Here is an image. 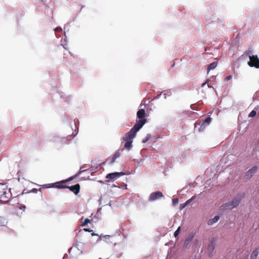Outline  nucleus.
I'll list each match as a JSON object with an SVG mask.
<instances>
[{
  "label": "nucleus",
  "instance_id": "f257e3e1",
  "mask_svg": "<svg viewBox=\"0 0 259 259\" xmlns=\"http://www.w3.org/2000/svg\"><path fill=\"white\" fill-rule=\"evenodd\" d=\"M144 125V122L140 121V123L137 125H135L131 130L126 133L123 137V140L126 142L124 144V148L127 150H130L132 147V140L135 137L136 133Z\"/></svg>",
  "mask_w": 259,
  "mask_h": 259
},
{
  "label": "nucleus",
  "instance_id": "f03ea898",
  "mask_svg": "<svg viewBox=\"0 0 259 259\" xmlns=\"http://www.w3.org/2000/svg\"><path fill=\"white\" fill-rule=\"evenodd\" d=\"M72 180V178H70L68 179L63 180L61 182H57L55 184H48V186L47 188L54 187L55 188H57L58 189H64V188H68L71 191L73 192L75 195L78 194L80 191V185L79 184H77L75 185L71 186H67L66 185H63L64 183L68 182Z\"/></svg>",
  "mask_w": 259,
  "mask_h": 259
},
{
  "label": "nucleus",
  "instance_id": "7ed1b4c3",
  "mask_svg": "<svg viewBox=\"0 0 259 259\" xmlns=\"http://www.w3.org/2000/svg\"><path fill=\"white\" fill-rule=\"evenodd\" d=\"M241 197H237L234 198L231 201L227 202L221 206L222 209L223 210H228V209H232L235 207L238 206L241 201Z\"/></svg>",
  "mask_w": 259,
  "mask_h": 259
},
{
  "label": "nucleus",
  "instance_id": "20e7f679",
  "mask_svg": "<svg viewBox=\"0 0 259 259\" xmlns=\"http://www.w3.org/2000/svg\"><path fill=\"white\" fill-rule=\"evenodd\" d=\"M249 61L248 64L250 67L259 68V59L257 55L249 56Z\"/></svg>",
  "mask_w": 259,
  "mask_h": 259
},
{
  "label": "nucleus",
  "instance_id": "39448f33",
  "mask_svg": "<svg viewBox=\"0 0 259 259\" xmlns=\"http://www.w3.org/2000/svg\"><path fill=\"white\" fill-rule=\"evenodd\" d=\"M137 117L139 119V120H137L136 123L135 125H137L140 123V121H144V124L146 123L147 120L145 118L146 117L145 111L143 109L139 110L137 113Z\"/></svg>",
  "mask_w": 259,
  "mask_h": 259
},
{
  "label": "nucleus",
  "instance_id": "423d86ee",
  "mask_svg": "<svg viewBox=\"0 0 259 259\" xmlns=\"http://www.w3.org/2000/svg\"><path fill=\"white\" fill-rule=\"evenodd\" d=\"M11 194L10 193V191L7 189L6 191L0 194V200L2 202L7 203L9 201V198L11 197Z\"/></svg>",
  "mask_w": 259,
  "mask_h": 259
},
{
  "label": "nucleus",
  "instance_id": "0eeeda50",
  "mask_svg": "<svg viewBox=\"0 0 259 259\" xmlns=\"http://www.w3.org/2000/svg\"><path fill=\"white\" fill-rule=\"evenodd\" d=\"M211 121V118L210 117H207L205 119H202L200 122L198 123L195 124V128H197V126L199 125L200 127H202L204 128L205 126V124L207 125Z\"/></svg>",
  "mask_w": 259,
  "mask_h": 259
},
{
  "label": "nucleus",
  "instance_id": "6e6552de",
  "mask_svg": "<svg viewBox=\"0 0 259 259\" xmlns=\"http://www.w3.org/2000/svg\"><path fill=\"white\" fill-rule=\"evenodd\" d=\"M163 196L162 193L160 191H157L156 192L152 193L149 197V200L150 201L156 200Z\"/></svg>",
  "mask_w": 259,
  "mask_h": 259
},
{
  "label": "nucleus",
  "instance_id": "1a4fd4ad",
  "mask_svg": "<svg viewBox=\"0 0 259 259\" xmlns=\"http://www.w3.org/2000/svg\"><path fill=\"white\" fill-rule=\"evenodd\" d=\"M124 174V173L123 172H113V173H110V174H108L106 176V178L111 179V180H115V179H117V178H119L120 176L123 175Z\"/></svg>",
  "mask_w": 259,
  "mask_h": 259
},
{
  "label": "nucleus",
  "instance_id": "9d476101",
  "mask_svg": "<svg viewBox=\"0 0 259 259\" xmlns=\"http://www.w3.org/2000/svg\"><path fill=\"white\" fill-rule=\"evenodd\" d=\"M257 170V166H253L250 169H249L246 173L245 177L247 178L250 179L253 175L256 172Z\"/></svg>",
  "mask_w": 259,
  "mask_h": 259
},
{
  "label": "nucleus",
  "instance_id": "9b49d317",
  "mask_svg": "<svg viewBox=\"0 0 259 259\" xmlns=\"http://www.w3.org/2000/svg\"><path fill=\"white\" fill-rule=\"evenodd\" d=\"M214 248H215V240L214 239H212L210 240V241L208 245V247H207L208 251L209 252L210 254H211L214 250Z\"/></svg>",
  "mask_w": 259,
  "mask_h": 259
},
{
  "label": "nucleus",
  "instance_id": "f8f14e48",
  "mask_svg": "<svg viewBox=\"0 0 259 259\" xmlns=\"http://www.w3.org/2000/svg\"><path fill=\"white\" fill-rule=\"evenodd\" d=\"M220 217L218 215L215 216L213 218L210 219L208 221V224L209 225H211L214 223H217L219 220Z\"/></svg>",
  "mask_w": 259,
  "mask_h": 259
},
{
  "label": "nucleus",
  "instance_id": "ddd939ff",
  "mask_svg": "<svg viewBox=\"0 0 259 259\" xmlns=\"http://www.w3.org/2000/svg\"><path fill=\"white\" fill-rule=\"evenodd\" d=\"M218 63L217 62H213L210 63L207 67V73L210 70L214 69L217 66Z\"/></svg>",
  "mask_w": 259,
  "mask_h": 259
},
{
  "label": "nucleus",
  "instance_id": "4468645a",
  "mask_svg": "<svg viewBox=\"0 0 259 259\" xmlns=\"http://www.w3.org/2000/svg\"><path fill=\"white\" fill-rule=\"evenodd\" d=\"M120 156V153L118 151H116L115 154H114V155L113 156L111 160V163H114L116 159L118 158H119Z\"/></svg>",
  "mask_w": 259,
  "mask_h": 259
},
{
  "label": "nucleus",
  "instance_id": "2eb2a0df",
  "mask_svg": "<svg viewBox=\"0 0 259 259\" xmlns=\"http://www.w3.org/2000/svg\"><path fill=\"white\" fill-rule=\"evenodd\" d=\"M259 253V251L258 249H256L254 250L253 251L252 253L250 255V258L251 259H256Z\"/></svg>",
  "mask_w": 259,
  "mask_h": 259
},
{
  "label": "nucleus",
  "instance_id": "dca6fc26",
  "mask_svg": "<svg viewBox=\"0 0 259 259\" xmlns=\"http://www.w3.org/2000/svg\"><path fill=\"white\" fill-rule=\"evenodd\" d=\"M8 189V186L6 184H0V194H2Z\"/></svg>",
  "mask_w": 259,
  "mask_h": 259
},
{
  "label": "nucleus",
  "instance_id": "f3484780",
  "mask_svg": "<svg viewBox=\"0 0 259 259\" xmlns=\"http://www.w3.org/2000/svg\"><path fill=\"white\" fill-rule=\"evenodd\" d=\"M91 222V220L88 218L85 219L84 221L82 223L81 226H86L88 223Z\"/></svg>",
  "mask_w": 259,
  "mask_h": 259
},
{
  "label": "nucleus",
  "instance_id": "a211bd4d",
  "mask_svg": "<svg viewBox=\"0 0 259 259\" xmlns=\"http://www.w3.org/2000/svg\"><path fill=\"white\" fill-rule=\"evenodd\" d=\"M180 230H181V227H179L177 229V230L175 232L174 236L175 237H177L179 235Z\"/></svg>",
  "mask_w": 259,
  "mask_h": 259
},
{
  "label": "nucleus",
  "instance_id": "6ab92c4d",
  "mask_svg": "<svg viewBox=\"0 0 259 259\" xmlns=\"http://www.w3.org/2000/svg\"><path fill=\"white\" fill-rule=\"evenodd\" d=\"M256 111L254 110H252L249 114L248 116L250 117H254L256 115Z\"/></svg>",
  "mask_w": 259,
  "mask_h": 259
},
{
  "label": "nucleus",
  "instance_id": "aec40b11",
  "mask_svg": "<svg viewBox=\"0 0 259 259\" xmlns=\"http://www.w3.org/2000/svg\"><path fill=\"white\" fill-rule=\"evenodd\" d=\"M193 235H190L188 238H187V239L186 240V242H185V243H189L190 241H191L192 240V239H193Z\"/></svg>",
  "mask_w": 259,
  "mask_h": 259
},
{
  "label": "nucleus",
  "instance_id": "412c9836",
  "mask_svg": "<svg viewBox=\"0 0 259 259\" xmlns=\"http://www.w3.org/2000/svg\"><path fill=\"white\" fill-rule=\"evenodd\" d=\"M179 202V199L178 198H175L172 199V204L174 205H176Z\"/></svg>",
  "mask_w": 259,
  "mask_h": 259
},
{
  "label": "nucleus",
  "instance_id": "4be33fe9",
  "mask_svg": "<svg viewBox=\"0 0 259 259\" xmlns=\"http://www.w3.org/2000/svg\"><path fill=\"white\" fill-rule=\"evenodd\" d=\"M150 137H151V135L150 134H148L147 135V137L143 140V143H145L147 142L149 140Z\"/></svg>",
  "mask_w": 259,
  "mask_h": 259
},
{
  "label": "nucleus",
  "instance_id": "5701e85b",
  "mask_svg": "<svg viewBox=\"0 0 259 259\" xmlns=\"http://www.w3.org/2000/svg\"><path fill=\"white\" fill-rule=\"evenodd\" d=\"M195 196H194L191 199L187 200L185 203L187 204V205L189 203H190L191 202V201H192V199H195Z\"/></svg>",
  "mask_w": 259,
  "mask_h": 259
},
{
  "label": "nucleus",
  "instance_id": "b1692460",
  "mask_svg": "<svg viewBox=\"0 0 259 259\" xmlns=\"http://www.w3.org/2000/svg\"><path fill=\"white\" fill-rule=\"evenodd\" d=\"M55 30L57 32H61L62 31V28L61 27H57Z\"/></svg>",
  "mask_w": 259,
  "mask_h": 259
},
{
  "label": "nucleus",
  "instance_id": "393cba45",
  "mask_svg": "<svg viewBox=\"0 0 259 259\" xmlns=\"http://www.w3.org/2000/svg\"><path fill=\"white\" fill-rule=\"evenodd\" d=\"M231 78H232V76L229 75L225 78V80L226 81H229Z\"/></svg>",
  "mask_w": 259,
  "mask_h": 259
},
{
  "label": "nucleus",
  "instance_id": "a878e982",
  "mask_svg": "<svg viewBox=\"0 0 259 259\" xmlns=\"http://www.w3.org/2000/svg\"><path fill=\"white\" fill-rule=\"evenodd\" d=\"M208 82H209V79H207V80L202 84V87H203L205 85H206V84H208Z\"/></svg>",
  "mask_w": 259,
  "mask_h": 259
},
{
  "label": "nucleus",
  "instance_id": "bb28decb",
  "mask_svg": "<svg viewBox=\"0 0 259 259\" xmlns=\"http://www.w3.org/2000/svg\"><path fill=\"white\" fill-rule=\"evenodd\" d=\"M186 206H187V204H185V203L181 204V209L184 208Z\"/></svg>",
  "mask_w": 259,
  "mask_h": 259
},
{
  "label": "nucleus",
  "instance_id": "cd10ccee",
  "mask_svg": "<svg viewBox=\"0 0 259 259\" xmlns=\"http://www.w3.org/2000/svg\"><path fill=\"white\" fill-rule=\"evenodd\" d=\"M83 230L86 231V232H91L92 231V230H90V229H86V228H84L83 229Z\"/></svg>",
  "mask_w": 259,
  "mask_h": 259
},
{
  "label": "nucleus",
  "instance_id": "c85d7f7f",
  "mask_svg": "<svg viewBox=\"0 0 259 259\" xmlns=\"http://www.w3.org/2000/svg\"><path fill=\"white\" fill-rule=\"evenodd\" d=\"M25 208V206H23V207H22V208H21V209H24V208Z\"/></svg>",
  "mask_w": 259,
  "mask_h": 259
},
{
  "label": "nucleus",
  "instance_id": "c756f323",
  "mask_svg": "<svg viewBox=\"0 0 259 259\" xmlns=\"http://www.w3.org/2000/svg\"><path fill=\"white\" fill-rule=\"evenodd\" d=\"M25 208V206H23V207H22V208H21V209H24V208Z\"/></svg>",
  "mask_w": 259,
  "mask_h": 259
},
{
  "label": "nucleus",
  "instance_id": "7c9ffc66",
  "mask_svg": "<svg viewBox=\"0 0 259 259\" xmlns=\"http://www.w3.org/2000/svg\"><path fill=\"white\" fill-rule=\"evenodd\" d=\"M25 208V206H23V207H22V208H21V209H24V208Z\"/></svg>",
  "mask_w": 259,
  "mask_h": 259
}]
</instances>
